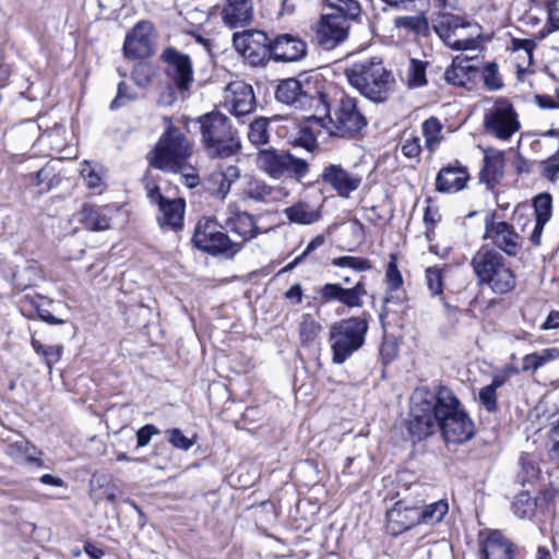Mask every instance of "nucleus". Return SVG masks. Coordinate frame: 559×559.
<instances>
[{
  "label": "nucleus",
  "instance_id": "obj_1",
  "mask_svg": "<svg viewBox=\"0 0 559 559\" xmlns=\"http://www.w3.org/2000/svg\"><path fill=\"white\" fill-rule=\"evenodd\" d=\"M438 428L447 443L462 444L475 435V425L453 391L440 385L414 390L407 429L414 440L431 436Z\"/></svg>",
  "mask_w": 559,
  "mask_h": 559
},
{
  "label": "nucleus",
  "instance_id": "obj_2",
  "mask_svg": "<svg viewBox=\"0 0 559 559\" xmlns=\"http://www.w3.org/2000/svg\"><path fill=\"white\" fill-rule=\"evenodd\" d=\"M332 13L322 14L316 29V40L324 50H332L348 38L350 22L360 14L356 0H325Z\"/></svg>",
  "mask_w": 559,
  "mask_h": 559
},
{
  "label": "nucleus",
  "instance_id": "obj_3",
  "mask_svg": "<svg viewBox=\"0 0 559 559\" xmlns=\"http://www.w3.org/2000/svg\"><path fill=\"white\" fill-rule=\"evenodd\" d=\"M198 122L201 142L210 158H227L240 151V140L227 116L219 111H212L202 115Z\"/></svg>",
  "mask_w": 559,
  "mask_h": 559
},
{
  "label": "nucleus",
  "instance_id": "obj_4",
  "mask_svg": "<svg viewBox=\"0 0 559 559\" xmlns=\"http://www.w3.org/2000/svg\"><path fill=\"white\" fill-rule=\"evenodd\" d=\"M349 84L374 103L385 102L394 90L395 80L382 62L354 63L345 70Z\"/></svg>",
  "mask_w": 559,
  "mask_h": 559
},
{
  "label": "nucleus",
  "instance_id": "obj_5",
  "mask_svg": "<svg viewBox=\"0 0 559 559\" xmlns=\"http://www.w3.org/2000/svg\"><path fill=\"white\" fill-rule=\"evenodd\" d=\"M479 285L488 286L492 293L504 295L516 286V276L507 260L493 249H481L471 262Z\"/></svg>",
  "mask_w": 559,
  "mask_h": 559
},
{
  "label": "nucleus",
  "instance_id": "obj_6",
  "mask_svg": "<svg viewBox=\"0 0 559 559\" xmlns=\"http://www.w3.org/2000/svg\"><path fill=\"white\" fill-rule=\"evenodd\" d=\"M309 118L317 120L329 135L337 138L355 136L367 126L358 99L346 94H342L332 114L328 106L326 114L316 112Z\"/></svg>",
  "mask_w": 559,
  "mask_h": 559
},
{
  "label": "nucleus",
  "instance_id": "obj_7",
  "mask_svg": "<svg viewBox=\"0 0 559 559\" xmlns=\"http://www.w3.org/2000/svg\"><path fill=\"white\" fill-rule=\"evenodd\" d=\"M192 152V141L180 129L169 126L157 142L150 163L160 170L178 173Z\"/></svg>",
  "mask_w": 559,
  "mask_h": 559
},
{
  "label": "nucleus",
  "instance_id": "obj_8",
  "mask_svg": "<svg viewBox=\"0 0 559 559\" xmlns=\"http://www.w3.org/2000/svg\"><path fill=\"white\" fill-rule=\"evenodd\" d=\"M368 332V321L352 317L334 323L330 329L332 361L341 365L360 349Z\"/></svg>",
  "mask_w": 559,
  "mask_h": 559
},
{
  "label": "nucleus",
  "instance_id": "obj_9",
  "mask_svg": "<svg viewBox=\"0 0 559 559\" xmlns=\"http://www.w3.org/2000/svg\"><path fill=\"white\" fill-rule=\"evenodd\" d=\"M255 166L274 180L301 179L309 171L306 160L295 157L287 151L274 147L259 150L255 156Z\"/></svg>",
  "mask_w": 559,
  "mask_h": 559
},
{
  "label": "nucleus",
  "instance_id": "obj_10",
  "mask_svg": "<svg viewBox=\"0 0 559 559\" xmlns=\"http://www.w3.org/2000/svg\"><path fill=\"white\" fill-rule=\"evenodd\" d=\"M215 219L204 217L197 223L192 237L193 245L212 255L233 258L241 251V242L233 240Z\"/></svg>",
  "mask_w": 559,
  "mask_h": 559
},
{
  "label": "nucleus",
  "instance_id": "obj_11",
  "mask_svg": "<svg viewBox=\"0 0 559 559\" xmlns=\"http://www.w3.org/2000/svg\"><path fill=\"white\" fill-rule=\"evenodd\" d=\"M275 97L280 103L293 106L296 109L313 110V114L328 112L325 94L311 87L309 82L304 84L295 78L281 81L277 85Z\"/></svg>",
  "mask_w": 559,
  "mask_h": 559
},
{
  "label": "nucleus",
  "instance_id": "obj_12",
  "mask_svg": "<svg viewBox=\"0 0 559 559\" xmlns=\"http://www.w3.org/2000/svg\"><path fill=\"white\" fill-rule=\"evenodd\" d=\"M483 126L487 134L501 141L510 140L521 128L514 106L504 97L497 98L485 110Z\"/></svg>",
  "mask_w": 559,
  "mask_h": 559
},
{
  "label": "nucleus",
  "instance_id": "obj_13",
  "mask_svg": "<svg viewBox=\"0 0 559 559\" xmlns=\"http://www.w3.org/2000/svg\"><path fill=\"white\" fill-rule=\"evenodd\" d=\"M235 49L253 67L263 66L271 57L272 40L258 29L235 33L233 36Z\"/></svg>",
  "mask_w": 559,
  "mask_h": 559
},
{
  "label": "nucleus",
  "instance_id": "obj_14",
  "mask_svg": "<svg viewBox=\"0 0 559 559\" xmlns=\"http://www.w3.org/2000/svg\"><path fill=\"white\" fill-rule=\"evenodd\" d=\"M162 59L166 63V75L176 90L180 93L188 92L194 81L190 57L175 48L168 47L163 51Z\"/></svg>",
  "mask_w": 559,
  "mask_h": 559
},
{
  "label": "nucleus",
  "instance_id": "obj_15",
  "mask_svg": "<svg viewBox=\"0 0 559 559\" xmlns=\"http://www.w3.org/2000/svg\"><path fill=\"white\" fill-rule=\"evenodd\" d=\"M320 178L322 182L332 188L338 197L347 199L359 189L362 176L354 169H347L341 164H330L324 167Z\"/></svg>",
  "mask_w": 559,
  "mask_h": 559
},
{
  "label": "nucleus",
  "instance_id": "obj_16",
  "mask_svg": "<svg viewBox=\"0 0 559 559\" xmlns=\"http://www.w3.org/2000/svg\"><path fill=\"white\" fill-rule=\"evenodd\" d=\"M255 105V95L250 84L235 81L226 86L223 107L235 117L240 118L251 114Z\"/></svg>",
  "mask_w": 559,
  "mask_h": 559
},
{
  "label": "nucleus",
  "instance_id": "obj_17",
  "mask_svg": "<svg viewBox=\"0 0 559 559\" xmlns=\"http://www.w3.org/2000/svg\"><path fill=\"white\" fill-rule=\"evenodd\" d=\"M323 302H340L348 308L362 306V297L367 294L362 281H358L354 287L344 288L340 284L326 283L318 290Z\"/></svg>",
  "mask_w": 559,
  "mask_h": 559
},
{
  "label": "nucleus",
  "instance_id": "obj_18",
  "mask_svg": "<svg viewBox=\"0 0 559 559\" xmlns=\"http://www.w3.org/2000/svg\"><path fill=\"white\" fill-rule=\"evenodd\" d=\"M484 237L490 239L497 248L510 257L516 255L522 246L521 237L515 233L514 227L507 222L486 221Z\"/></svg>",
  "mask_w": 559,
  "mask_h": 559
},
{
  "label": "nucleus",
  "instance_id": "obj_19",
  "mask_svg": "<svg viewBox=\"0 0 559 559\" xmlns=\"http://www.w3.org/2000/svg\"><path fill=\"white\" fill-rule=\"evenodd\" d=\"M418 507L406 500H399L386 511V531L397 536L418 524Z\"/></svg>",
  "mask_w": 559,
  "mask_h": 559
},
{
  "label": "nucleus",
  "instance_id": "obj_20",
  "mask_svg": "<svg viewBox=\"0 0 559 559\" xmlns=\"http://www.w3.org/2000/svg\"><path fill=\"white\" fill-rule=\"evenodd\" d=\"M226 215L225 228L240 238L237 242H241V248L259 235V228L251 214L238 210L235 205H229Z\"/></svg>",
  "mask_w": 559,
  "mask_h": 559
},
{
  "label": "nucleus",
  "instance_id": "obj_21",
  "mask_svg": "<svg viewBox=\"0 0 559 559\" xmlns=\"http://www.w3.org/2000/svg\"><path fill=\"white\" fill-rule=\"evenodd\" d=\"M483 559H514L513 544L500 531H487L479 534Z\"/></svg>",
  "mask_w": 559,
  "mask_h": 559
},
{
  "label": "nucleus",
  "instance_id": "obj_22",
  "mask_svg": "<svg viewBox=\"0 0 559 559\" xmlns=\"http://www.w3.org/2000/svg\"><path fill=\"white\" fill-rule=\"evenodd\" d=\"M307 53V44L298 36L281 34L272 40L271 57L276 61L295 62Z\"/></svg>",
  "mask_w": 559,
  "mask_h": 559
},
{
  "label": "nucleus",
  "instance_id": "obj_23",
  "mask_svg": "<svg viewBox=\"0 0 559 559\" xmlns=\"http://www.w3.org/2000/svg\"><path fill=\"white\" fill-rule=\"evenodd\" d=\"M151 24L139 22L126 37L123 52L127 58L143 59L153 53L150 39Z\"/></svg>",
  "mask_w": 559,
  "mask_h": 559
},
{
  "label": "nucleus",
  "instance_id": "obj_24",
  "mask_svg": "<svg viewBox=\"0 0 559 559\" xmlns=\"http://www.w3.org/2000/svg\"><path fill=\"white\" fill-rule=\"evenodd\" d=\"M435 32L440 39L450 48H460V43H464L463 39L454 38L457 32H465L466 29L473 28V25L468 22H464L461 17L452 14H442L433 25ZM476 28V26H474Z\"/></svg>",
  "mask_w": 559,
  "mask_h": 559
},
{
  "label": "nucleus",
  "instance_id": "obj_25",
  "mask_svg": "<svg viewBox=\"0 0 559 559\" xmlns=\"http://www.w3.org/2000/svg\"><path fill=\"white\" fill-rule=\"evenodd\" d=\"M469 175L461 165H448L440 169L436 178V190L442 193H455L463 190Z\"/></svg>",
  "mask_w": 559,
  "mask_h": 559
},
{
  "label": "nucleus",
  "instance_id": "obj_26",
  "mask_svg": "<svg viewBox=\"0 0 559 559\" xmlns=\"http://www.w3.org/2000/svg\"><path fill=\"white\" fill-rule=\"evenodd\" d=\"M479 69L473 64V58L456 56L444 72V80L454 86H466L473 83Z\"/></svg>",
  "mask_w": 559,
  "mask_h": 559
},
{
  "label": "nucleus",
  "instance_id": "obj_27",
  "mask_svg": "<svg viewBox=\"0 0 559 559\" xmlns=\"http://www.w3.org/2000/svg\"><path fill=\"white\" fill-rule=\"evenodd\" d=\"M239 177L240 170L237 166L214 170L205 180L206 189L211 194L225 199Z\"/></svg>",
  "mask_w": 559,
  "mask_h": 559
},
{
  "label": "nucleus",
  "instance_id": "obj_28",
  "mask_svg": "<svg viewBox=\"0 0 559 559\" xmlns=\"http://www.w3.org/2000/svg\"><path fill=\"white\" fill-rule=\"evenodd\" d=\"M479 148L484 153V166L480 171V180L489 188H492L503 175L504 155L503 152L493 147Z\"/></svg>",
  "mask_w": 559,
  "mask_h": 559
},
{
  "label": "nucleus",
  "instance_id": "obj_29",
  "mask_svg": "<svg viewBox=\"0 0 559 559\" xmlns=\"http://www.w3.org/2000/svg\"><path fill=\"white\" fill-rule=\"evenodd\" d=\"M253 15L251 0H227L222 10L223 22L230 28L242 27Z\"/></svg>",
  "mask_w": 559,
  "mask_h": 559
},
{
  "label": "nucleus",
  "instance_id": "obj_30",
  "mask_svg": "<svg viewBox=\"0 0 559 559\" xmlns=\"http://www.w3.org/2000/svg\"><path fill=\"white\" fill-rule=\"evenodd\" d=\"M186 203L182 199H166L158 205L157 221L163 229L177 230L182 227Z\"/></svg>",
  "mask_w": 559,
  "mask_h": 559
},
{
  "label": "nucleus",
  "instance_id": "obj_31",
  "mask_svg": "<svg viewBox=\"0 0 559 559\" xmlns=\"http://www.w3.org/2000/svg\"><path fill=\"white\" fill-rule=\"evenodd\" d=\"M535 215L534 228L531 234V241L534 246L540 245L544 226L550 219L552 213V198L549 193H540L533 201Z\"/></svg>",
  "mask_w": 559,
  "mask_h": 559
},
{
  "label": "nucleus",
  "instance_id": "obj_32",
  "mask_svg": "<svg viewBox=\"0 0 559 559\" xmlns=\"http://www.w3.org/2000/svg\"><path fill=\"white\" fill-rule=\"evenodd\" d=\"M396 29L404 32L408 36L419 37L429 34V22L425 12L416 15H401L393 21Z\"/></svg>",
  "mask_w": 559,
  "mask_h": 559
},
{
  "label": "nucleus",
  "instance_id": "obj_33",
  "mask_svg": "<svg viewBox=\"0 0 559 559\" xmlns=\"http://www.w3.org/2000/svg\"><path fill=\"white\" fill-rule=\"evenodd\" d=\"M397 257L396 254H390V261L386 265L385 270V284H386V296L384 298V304L388 305L390 302H402V297L399 295L394 296L393 293H397L402 289L404 280L401 271L397 267Z\"/></svg>",
  "mask_w": 559,
  "mask_h": 559
},
{
  "label": "nucleus",
  "instance_id": "obj_34",
  "mask_svg": "<svg viewBox=\"0 0 559 559\" xmlns=\"http://www.w3.org/2000/svg\"><path fill=\"white\" fill-rule=\"evenodd\" d=\"M109 207L85 205L82 210V221L85 227L93 231L106 230L110 227Z\"/></svg>",
  "mask_w": 559,
  "mask_h": 559
},
{
  "label": "nucleus",
  "instance_id": "obj_35",
  "mask_svg": "<svg viewBox=\"0 0 559 559\" xmlns=\"http://www.w3.org/2000/svg\"><path fill=\"white\" fill-rule=\"evenodd\" d=\"M243 193L253 201L270 203L278 199L281 188H273L261 179L250 178L243 189Z\"/></svg>",
  "mask_w": 559,
  "mask_h": 559
},
{
  "label": "nucleus",
  "instance_id": "obj_36",
  "mask_svg": "<svg viewBox=\"0 0 559 559\" xmlns=\"http://www.w3.org/2000/svg\"><path fill=\"white\" fill-rule=\"evenodd\" d=\"M286 217L296 224L310 225L318 222L321 217L319 209L307 202H298L285 209Z\"/></svg>",
  "mask_w": 559,
  "mask_h": 559
},
{
  "label": "nucleus",
  "instance_id": "obj_37",
  "mask_svg": "<svg viewBox=\"0 0 559 559\" xmlns=\"http://www.w3.org/2000/svg\"><path fill=\"white\" fill-rule=\"evenodd\" d=\"M507 376L503 373H496L492 377L491 383L481 388L479 391L480 404L490 413L497 411V390L501 388L506 381Z\"/></svg>",
  "mask_w": 559,
  "mask_h": 559
},
{
  "label": "nucleus",
  "instance_id": "obj_38",
  "mask_svg": "<svg viewBox=\"0 0 559 559\" xmlns=\"http://www.w3.org/2000/svg\"><path fill=\"white\" fill-rule=\"evenodd\" d=\"M449 511V504L445 500H439L427 504L425 508L418 507V524H436L442 521Z\"/></svg>",
  "mask_w": 559,
  "mask_h": 559
},
{
  "label": "nucleus",
  "instance_id": "obj_39",
  "mask_svg": "<svg viewBox=\"0 0 559 559\" xmlns=\"http://www.w3.org/2000/svg\"><path fill=\"white\" fill-rule=\"evenodd\" d=\"M428 62L412 58L406 69L405 81L409 88H418L427 85L426 78Z\"/></svg>",
  "mask_w": 559,
  "mask_h": 559
},
{
  "label": "nucleus",
  "instance_id": "obj_40",
  "mask_svg": "<svg viewBox=\"0 0 559 559\" xmlns=\"http://www.w3.org/2000/svg\"><path fill=\"white\" fill-rule=\"evenodd\" d=\"M322 331V325L310 314H305L299 324V337L302 346H310Z\"/></svg>",
  "mask_w": 559,
  "mask_h": 559
},
{
  "label": "nucleus",
  "instance_id": "obj_41",
  "mask_svg": "<svg viewBox=\"0 0 559 559\" xmlns=\"http://www.w3.org/2000/svg\"><path fill=\"white\" fill-rule=\"evenodd\" d=\"M270 121L266 118H258L249 126L248 140L257 147L265 145L270 141L269 133Z\"/></svg>",
  "mask_w": 559,
  "mask_h": 559
},
{
  "label": "nucleus",
  "instance_id": "obj_42",
  "mask_svg": "<svg viewBox=\"0 0 559 559\" xmlns=\"http://www.w3.org/2000/svg\"><path fill=\"white\" fill-rule=\"evenodd\" d=\"M41 142H47L51 150L61 152L67 144L66 127L62 123L56 122L52 128H46L40 135Z\"/></svg>",
  "mask_w": 559,
  "mask_h": 559
},
{
  "label": "nucleus",
  "instance_id": "obj_43",
  "mask_svg": "<svg viewBox=\"0 0 559 559\" xmlns=\"http://www.w3.org/2000/svg\"><path fill=\"white\" fill-rule=\"evenodd\" d=\"M423 133L428 150L433 152L442 140V124L437 118L431 117L423 123Z\"/></svg>",
  "mask_w": 559,
  "mask_h": 559
},
{
  "label": "nucleus",
  "instance_id": "obj_44",
  "mask_svg": "<svg viewBox=\"0 0 559 559\" xmlns=\"http://www.w3.org/2000/svg\"><path fill=\"white\" fill-rule=\"evenodd\" d=\"M484 86L491 92L500 91L504 86L502 75L496 62H487L481 71Z\"/></svg>",
  "mask_w": 559,
  "mask_h": 559
},
{
  "label": "nucleus",
  "instance_id": "obj_45",
  "mask_svg": "<svg viewBox=\"0 0 559 559\" xmlns=\"http://www.w3.org/2000/svg\"><path fill=\"white\" fill-rule=\"evenodd\" d=\"M512 509L518 518L531 519L536 510V500L527 492H520L512 503Z\"/></svg>",
  "mask_w": 559,
  "mask_h": 559
},
{
  "label": "nucleus",
  "instance_id": "obj_46",
  "mask_svg": "<svg viewBox=\"0 0 559 559\" xmlns=\"http://www.w3.org/2000/svg\"><path fill=\"white\" fill-rule=\"evenodd\" d=\"M332 265L337 267H349L356 272L369 271L372 267L370 260L362 257L343 255L334 258L331 261Z\"/></svg>",
  "mask_w": 559,
  "mask_h": 559
},
{
  "label": "nucleus",
  "instance_id": "obj_47",
  "mask_svg": "<svg viewBox=\"0 0 559 559\" xmlns=\"http://www.w3.org/2000/svg\"><path fill=\"white\" fill-rule=\"evenodd\" d=\"M443 269L429 266L426 269L425 277L427 287L432 296H440L443 293Z\"/></svg>",
  "mask_w": 559,
  "mask_h": 559
},
{
  "label": "nucleus",
  "instance_id": "obj_48",
  "mask_svg": "<svg viewBox=\"0 0 559 559\" xmlns=\"http://www.w3.org/2000/svg\"><path fill=\"white\" fill-rule=\"evenodd\" d=\"M519 463L522 473V483L531 481L538 475V468L535 461L528 453H522Z\"/></svg>",
  "mask_w": 559,
  "mask_h": 559
},
{
  "label": "nucleus",
  "instance_id": "obj_49",
  "mask_svg": "<svg viewBox=\"0 0 559 559\" xmlns=\"http://www.w3.org/2000/svg\"><path fill=\"white\" fill-rule=\"evenodd\" d=\"M536 44L533 39L528 38H512L511 40V49L514 52H523L524 58L527 61V66H531L533 62V53Z\"/></svg>",
  "mask_w": 559,
  "mask_h": 559
},
{
  "label": "nucleus",
  "instance_id": "obj_50",
  "mask_svg": "<svg viewBox=\"0 0 559 559\" xmlns=\"http://www.w3.org/2000/svg\"><path fill=\"white\" fill-rule=\"evenodd\" d=\"M81 175L90 189H98L103 188V178L100 174L96 170L94 166L90 163L85 162L82 169Z\"/></svg>",
  "mask_w": 559,
  "mask_h": 559
},
{
  "label": "nucleus",
  "instance_id": "obj_51",
  "mask_svg": "<svg viewBox=\"0 0 559 559\" xmlns=\"http://www.w3.org/2000/svg\"><path fill=\"white\" fill-rule=\"evenodd\" d=\"M168 442L176 449L188 451L194 444V440L189 439L179 428H171L166 431Z\"/></svg>",
  "mask_w": 559,
  "mask_h": 559
},
{
  "label": "nucleus",
  "instance_id": "obj_52",
  "mask_svg": "<svg viewBox=\"0 0 559 559\" xmlns=\"http://www.w3.org/2000/svg\"><path fill=\"white\" fill-rule=\"evenodd\" d=\"M134 98L135 94L132 93L131 87L127 83L120 82L118 84L117 95L110 103L109 107L111 110L119 109Z\"/></svg>",
  "mask_w": 559,
  "mask_h": 559
},
{
  "label": "nucleus",
  "instance_id": "obj_53",
  "mask_svg": "<svg viewBox=\"0 0 559 559\" xmlns=\"http://www.w3.org/2000/svg\"><path fill=\"white\" fill-rule=\"evenodd\" d=\"M53 174L49 167L39 169L32 179L33 185L39 188V192H47L52 187Z\"/></svg>",
  "mask_w": 559,
  "mask_h": 559
},
{
  "label": "nucleus",
  "instance_id": "obj_54",
  "mask_svg": "<svg viewBox=\"0 0 559 559\" xmlns=\"http://www.w3.org/2000/svg\"><path fill=\"white\" fill-rule=\"evenodd\" d=\"M401 152L407 158H417L421 152L420 139L411 136L401 143Z\"/></svg>",
  "mask_w": 559,
  "mask_h": 559
},
{
  "label": "nucleus",
  "instance_id": "obj_55",
  "mask_svg": "<svg viewBox=\"0 0 559 559\" xmlns=\"http://www.w3.org/2000/svg\"><path fill=\"white\" fill-rule=\"evenodd\" d=\"M542 167L544 177L555 181L559 175V153L543 162Z\"/></svg>",
  "mask_w": 559,
  "mask_h": 559
},
{
  "label": "nucleus",
  "instance_id": "obj_56",
  "mask_svg": "<svg viewBox=\"0 0 559 559\" xmlns=\"http://www.w3.org/2000/svg\"><path fill=\"white\" fill-rule=\"evenodd\" d=\"M160 431L154 425L147 424L136 431V445L138 448L145 447L150 443L153 436L158 435Z\"/></svg>",
  "mask_w": 559,
  "mask_h": 559
},
{
  "label": "nucleus",
  "instance_id": "obj_57",
  "mask_svg": "<svg viewBox=\"0 0 559 559\" xmlns=\"http://www.w3.org/2000/svg\"><path fill=\"white\" fill-rule=\"evenodd\" d=\"M132 78L136 85L145 87L151 83L152 79L150 68L143 63L138 64L132 72Z\"/></svg>",
  "mask_w": 559,
  "mask_h": 559
},
{
  "label": "nucleus",
  "instance_id": "obj_58",
  "mask_svg": "<svg viewBox=\"0 0 559 559\" xmlns=\"http://www.w3.org/2000/svg\"><path fill=\"white\" fill-rule=\"evenodd\" d=\"M61 355H62V346L61 345L47 346V348L43 355V358H44V361L49 370H51L52 366L61 359Z\"/></svg>",
  "mask_w": 559,
  "mask_h": 559
},
{
  "label": "nucleus",
  "instance_id": "obj_59",
  "mask_svg": "<svg viewBox=\"0 0 559 559\" xmlns=\"http://www.w3.org/2000/svg\"><path fill=\"white\" fill-rule=\"evenodd\" d=\"M548 12V24L551 27L550 31L559 29V1L551 0L547 3Z\"/></svg>",
  "mask_w": 559,
  "mask_h": 559
},
{
  "label": "nucleus",
  "instance_id": "obj_60",
  "mask_svg": "<svg viewBox=\"0 0 559 559\" xmlns=\"http://www.w3.org/2000/svg\"><path fill=\"white\" fill-rule=\"evenodd\" d=\"M468 29L465 32H457V35L454 37L456 39H463L464 43H460V48H452L453 50H467V49H474L477 46V34L468 33Z\"/></svg>",
  "mask_w": 559,
  "mask_h": 559
},
{
  "label": "nucleus",
  "instance_id": "obj_61",
  "mask_svg": "<svg viewBox=\"0 0 559 559\" xmlns=\"http://www.w3.org/2000/svg\"><path fill=\"white\" fill-rule=\"evenodd\" d=\"M532 213L528 206H519L514 211V221L521 226L522 230L525 229L528 223L532 222Z\"/></svg>",
  "mask_w": 559,
  "mask_h": 559
},
{
  "label": "nucleus",
  "instance_id": "obj_62",
  "mask_svg": "<svg viewBox=\"0 0 559 559\" xmlns=\"http://www.w3.org/2000/svg\"><path fill=\"white\" fill-rule=\"evenodd\" d=\"M544 367L540 362V358L537 353H532L525 355L522 359V369L523 371H532L535 372L539 368Z\"/></svg>",
  "mask_w": 559,
  "mask_h": 559
},
{
  "label": "nucleus",
  "instance_id": "obj_63",
  "mask_svg": "<svg viewBox=\"0 0 559 559\" xmlns=\"http://www.w3.org/2000/svg\"><path fill=\"white\" fill-rule=\"evenodd\" d=\"M146 195L151 200L152 203L159 205L162 202L166 200L159 191L157 185L152 181H146L145 183Z\"/></svg>",
  "mask_w": 559,
  "mask_h": 559
},
{
  "label": "nucleus",
  "instance_id": "obj_64",
  "mask_svg": "<svg viewBox=\"0 0 559 559\" xmlns=\"http://www.w3.org/2000/svg\"><path fill=\"white\" fill-rule=\"evenodd\" d=\"M36 313L37 316L45 321L48 324L57 325L62 324L64 321L62 319L56 318L48 309L44 308L43 306L38 305L36 306Z\"/></svg>",
  "mask_w": 559,
  "mask_h": 559
}]
</instances>
